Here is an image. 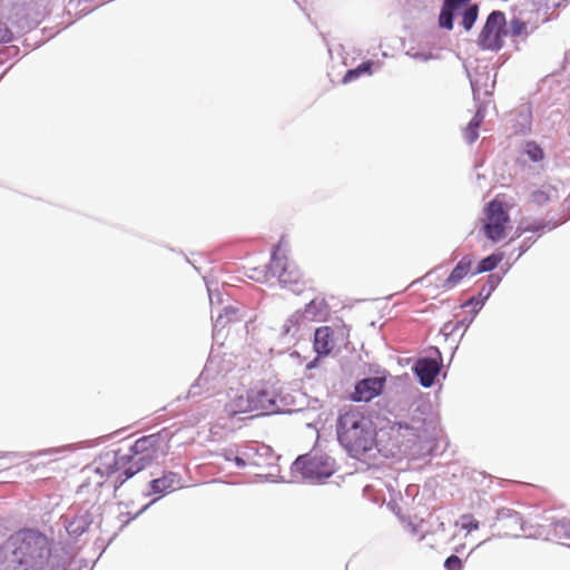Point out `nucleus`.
Returning <instances> with one entry per match:
<instances>
[{
	"label": "nucleus",
	"instance_id": "obj_17",
	"mask_svg": "<svg viewBox=\"0 0 570 570\" xmlns=\"http://www.w3.org/2000/svg\"><path fill=\"white\" fill-rule=\"evenodd\" d=\"M181 487V475L178 472L167 471L160 478L149 481V492L146 495L159 494L163 497Z\"/></svg>",
	"mask_w": 570,
	"mask_h": 570
},
{
	"label": "nucleus",
	"instance_id": "obj_4",
	"mask_svg": "<svg viewBox=\"0 0 570 570\" xmlns=\"http://www.w3.org/2000/svg\"><path fill=\"white\" fill-rule=\"evenodd\" d=\"M405 433L416 439L417 451L431 450L438 438V416L428 401L415 403L407 420H399Z\"/></svg>",
	"mask_w": 570,
	"mask_h": 570
},
{
	"label": "nucleus",
	"instance_id": "obj_30",
	"mask_svg": "<svg viewBox=\"0 0 570 570\" xmlns=\"http://www.w3.org/2000/svg\"><path fill=\"white\" fill-rule=\"evenodd\" d=\"M523 153L533 163H539L544 158L543 148L533 140L525 142Z\"/></svg>",
	"mask_w": 570,
	"mask_h": 570
},
{
	"label": "nucleus",
	"instance_id": "obj_38",
	"mask_svg": "<svg viewBox=\"0 0 570 570\" xmlns=\"http://www.w3.org/2000/svg\"><path fill=\"white\" fill-rule=\"evenodd\" d=\"M445 570H462L463 562L456 554L449 556L444 561Z\"/></svg>",
	"mask_w": 570,
	"mask_h": 570
},
{
	"label": "nucleus",
	"instance_id": "obj_7",
	"mask_svg": "<svg viewBox=\"0 0 570 570\" xmlns=\"http://www.w3.org/2000/svg\"><path fill=\"white\" fill-rule=\"evenodd\" d=\"M389 377L390 372L380 364H367L364 376L354 382L353 390L348 394L350 400L356 403H368L381 396Z\"/></svg>",
	"mask_w": 570,
	"mask_h": 570
},
{
	"label": "nucleus",
	"instance_id": "obj_20",
	"mask_svg": "<svg viewBox=\"0 0 570 570\" xmlns=\"http://www.w3.org/2000/svg\"><path fill=\"white\" fill-rule=\"evenodd\" d=\"M473 264L472 256L462 257L452 269L450 275L444 279L442 288L451 289L456 286L470 272Z\"/></svg>",
	"mask_w": 570,
	"mask_h": 570
},
{
	"label": "nucleus",
	"instance_id": "obj_13",
	"mask_svg": "<svg viewBox=\"0 0 570 570\" xmlns=\"http://www.w3.org/2000/svg\"><path fill=\"white\" fill-rule=\"evenodd\" d=\"M509 220V214L502 203L497 200L489 202L485 206V219L482 225L485 237L493 243L502 240L505 237Z\"/></svg>",
	"mask_w": 570,
	"mask_h": 570
},
{
	"label": "nucleus",
	"instance_id": "obj_34",
	"mask_svg": "<svg viewBox=\"0 0 570 570\" xmlns=\"http://www.w3.org/2000/svg\"><path fill=\"white\" fill-rule=\"evenodd\" d=\"M524 232L543 233L541 219H534L528 223L524 227H518L515 230V237H520Z\"/></svg>",
	"mask_w": 570,
	"mask_h": 570
},
{
	"label": "nucleus",
	"instance_id": "obj_25",
	"mask_svg": "<svg viewBox=\"0 0 570 570\" xmlns=\"http://www.w3.org/2000/svg\"><path fill=\"white\" fill-rule=\"evenodd\" d=\"M532 126V111L529 106L521 107L515 115L513 128L519 135H528Z\"/></svg>",
	"mask_w": 570,
	"mask_h": 570
},
{
	"label": "nucleus",
	"instance_id": "obj_22",
	"mask_svg": "<svg viewBox=\"0 0 570 570\" xmlns=\"http://www.w3.org/2000/svg\"><path fill=\"white\" fill-rule=\"evenodd\" d=\"M497 521L502 522V527L510 532L523 531V520L521 514L509 508H501L497 511Z\"/></svg>",
	"mask_w": 570,
	"mask_h": 570
},
{
	"label": "nucleus",
	"instance_id": "obj_9",
	"mask_svg": "<svg viewBox=\"0 0 570 570\" xmlns=\"http://www.w3.org/2000/svg\"><path fill=\"white\" fill-rule=\"evenodd\" d=\"M119 450L105 451L94 461V471L100 476H110L118 472L114 480V490L117 492L125 482L142 470L132 463L122 464Z\"/></svg>",
	"mask_w": 570,
	"mask_h": 570
},
{
	"label": "nucleus",
	"instance_id": "obj_11",
	"mask_svg": "<svg viewBox=\"0 0 570 570\" xmlns=\"http://www.w3.org/2000/svg\"><path fill=\"white\" fill-rule=\"evenodd\" d=\"M291 469L293 473H299L305 480L320 482L334 473V460L326 454L309 452L299 455Z\"/></svg>",
	"mask_w": 570,
	"mask_h": 570
},
{
	"label": "nucleus",
	"instance_id": "obj_53",
	"mask_svg": "<svg viewBox=\"0 0 570 570\" xmlns=\"http://www.w3.org/2000/svg\"><path fill=\"white\" fill-rule=\"evenodd\" d=\"M483 286H485V292L489 291L488 281L483 284Z\"/></svg>",
	"mask_w": 570,
	"mask_h": 570
},
{
	"label": "nucleus",
	"instance_id": "obj_32",
	"mask_svg": "<svg viewBox=\"0 0 570 570\" xmlns=\"http://www.w3.org/2000/svg\"><path fill=\"white\" fill-rule=\"evenodd\" d=\"M458 524L462 530H465L466 532H472L480 528V522L470 513L461 515Z\"/></svg>",
	"mask_w": 570,
	"mask_h": 570
},
{
	"label": "nucleus",
	"instance_id": "obj_35",
	"mask_svg": "<svg viewBox=\"0 0 570 570\" xmlns=\"http://www.w3.org/2000/svg\"><path fill=\"white\" fill-rule=\"evenodd\" d=\"M233 462L236 464L237 468L239 469H244L245 466L247 465H255V466H259L262 463L258 461V460H255L253 459L252 456H246L244 454V452L242 453V455H238L236 454L234 458H233Z\"/></svg>",
	"mask_w": 570,
	"mask_h": 570
},
{
	"label": "nucleus",
	"instance_id": "obj_15",
	"mask_svg": "<svg viewBox=\"0 0 570 570\" xmlns=\"http://www.w3.org/2000/svg\"><path fill=\"white\" fill-rule=\"evenodd\" d=\"M501 281L502 276L498 273H491L488 275L489 291L485 292V286H482L478 295L471 296L461 304V308L471 307V314L476 316Z\"/></svg>",
	"mask_w": 570,
	"mask_h": 570
},
{
	"label": "nucleus",
	"instance_id": "obj_23",
	"mask_svg": "<svg viewBox=\"0 0 570 570\" xmlns=\"http://www.w3.org/2000/svg\"><path fill=\"white\" fill-rule=\"evenodd\" d=\"M560 198L559 187L557 185L546 183L530 194V199L538 206H544L550 202Z\"/></svg>",
	"mask_w": 570,
	"mask_h": 570
},
{
	"label": "nucleus",
	"instance_id": "obj_43",
	"mask_svg": "<svg viewBox=\"0 0 570 570\" xmlns=\"http://www.w3.org/2000/svg\"><path fill=\"white\" fill-rule=\"evenodd\" d=\"M535 238H533L532 236L530 237H525L521 245L519 246V253H518V256L515 258V261L521 257L525 252H528L530 249V247L535 243Z\"/></svg>",
	"mask_w": 570,
	"mask_h": 570
},
{
	"label": "nucleus",
	"instance_id": "obj_36",
	"mask_svg": "<svg viewBox=\"0 0 570 570\" xmlns=\"http://www.w3.org/2000/svg\"><path fill=\"white\" fill-rule=\"evenodd\" d=\"M206 287H207L210 305L212 306L215 304L220 305L223 303V294L220 293V291L217 287L213 288L212 284H209L207 282H206Z\"/></svg>",
	"mask_w": 570,
	"mask_h": 570
},
{
	"label": "nucleus",
	"instance_id": "obj_37",
	"mask_svg": "<svg viewBox=\"0 0 570 570\" xmlns=\"http://www.w3.org/2000/svg\"><path fill=\"white\" fill-rule=\"evenodd\" d=\"M569 219H570V213L569 214H564V216L561 219H559V220H553V219L544 220V219H541V226H542L543 232L544 230H552V229L557 228L558 226L562 225L563 223H566Z\"/></svg>",
	"mask_w": 570,
	"mask_h": 570
},
{
	"label": "nucleus",
	"instance_id": "obj_31",
	"mask_svg": "<svg viewBox=\"0 0 570 570\" xmlns=\"http://www.w3.org/2000/svg\"><path fill=\"white\" fill-rule=\"evenodd\" d=\"M244 454L248 458L252 456L253 459H255V456L267 458L273 456V450L268 445L254 443L246 446Z\"/></svg>",
	"mask_w": 570,
	"mask_h": 570
},
{
	"label": "nucleus",
	"instance_id": "obj_47",
	"mask_svg": "<svg viewBox=\"0 0 570 570\" xmlns=\"http://www.w3.org/2000/svg\"><path fill=\"white\" fill-rule=\"evenodd\" d=\"M323 357L324 356H320L316 354V356L311 362L307 363L306 368L307 370L315 368L318 365L321 358H323Z\"/></svg>",
	"mask_w": 570,
	"mask_h": 570
},
{
	"label": "nucleus",
	"instance_id": "obj_12",
	"mask_svg": "<svg viewBox=\"0 0 570 570\" xmlns=\"http://www.w3.org/2000/svg\"><path fill=\"white\" fill-rule=\"evenodd\" d=\"M508 35L507 18L503 11H491L478 38V46L482 50L498 52L504 46L503 38Z\"/></svg>",
	"mask_w": 570,
	"mask_h": 570
},
{
	"label": "nucleus",
	"instance_id": "obj_44",
	"mask_svg": "<svg viewBox=\"0 0 570 570\" xmlns=\"http://www.w3.org/2000/svg\"><path fill=\"white\" fill-rule=\"evenodd\" d=\"M12 40V32L11 30L6 27V26H2L0 24V42H9Z\"/></svg>",
	"mask_w": 570,
	"mask_h": 570
},
{
	"label": "nucleus",
	"instance_id": "obj_50",
	"mask_svg": "<svg viewBox=\"0 0 570 570\" xmlns=\"http://www.w3.org/2000/svg\"><path fill=\"white\" fill-rule=\"evenodd\" d=\"M472 118L476 119L478 121H480L482 124L483 119H484V110L482 108H478L476 112L474 114V116Z\"/></svg>",
	"mask_w": 570,
	"mask_h": 570
},
{
	"label": "nucleus",
	"instance_id": "obj_24",
	"mask_svg": "<svg viewBox=\"0 0 570 570\" xmlns=\"http://www.w3.org/2000/svg\"><path fill=\"white\" fill-rule=\"evenodd\" d=\"M460 8L454 6L448 0H443L440 13H439V27L444 30H452L454 27L455 17L459 14Z\"/></svg>",
	"mask_w": 570,
	"mask_h": 570
},
{
	"label": "nucleus",
	"instance_id": "obj_52",
	"mask_svg": "<svg viewBox=\"0 0 570 570\" xmlns=\"http://www.w3.org/2000/svg\"><path fill=\"white\" fill-rule=\"evenodd\" d=\"M469 124L471 125V127H476L479 129L482 125L480 121H478L476 119H473V118L469 121Z\"/></svg>",
	"mask_w": 570,
	"mask_h": 570
},
{
	"label": "nucleus",
	"instance_id": "obj_48",
	"mask_svg": "<svg viewBox=\"0 0 570 570\" xmlns=\"http://www.w3.org/2000/svg\"><path fill=\"white\" fill-rule=\"evenodd\" d=\"M235 452L232 449H226L223 452V456L226 461H233V458L235 456Z\"/></svg>",
	"mask_w": 570,
	"mask_h": 570
},
{
	"label": "nucleus",
	"instance_id": "obj_41",
	"mask_svg": "<svg viewBox=\"0 0 570 570\" xmlns=\"http://www.w3.org/2000/svg\"><path fill=\"white\" fill-rule=\"evenodd\" d=\"M475 316L472 314L470 316H465L462 320L454 323V325H458V331L462 328V333L459 335L458 342H460L465 333V331L469 328V326L474 321Z\"/></svg>",
	"mask_w": 570,
	"mask_h": 570
},
{
	"label": "nucleus",
	"instance_id": "obj_16",
	"mask_svg": "<svg viewBox=\"0 0 570 570\" xmlns=\"http://www.w3.org/2000/svg\"><path fill=\"white\" fill-rule=\"evenodd\" d=\"M219 380V372L213 361H208L197 380L191 384L188 391L190 397L199 396L204 390L215 389L213 382Z\"/></svg>",
	"mask_w": 570,
	"mask_h": 570
},
{
	"label": "nucleus",
	"instance_id": "obj_5",
	"mask_svg": "<svg viewBox=\"0 0 570 570\" xmlns=\"http://www.w3.org/2000/svg\"><path fill=\"white\" fill-rule=\"evenodd\" d=\"M375 449L384 458H396L419 453L416 439L405 433L399 420H386L379 429L375 428Z\"/></svg>",
	"mask_w": 570,
	"mask_h": 570
},
{
	"label": "nucleus",
	"instance_id": "obj_33",
	"mask_svg": "<svg viewBox=\"0 0 570 570\" xmlns=\"http://www.w3.org/2000/svg\"><path fill=\"white\" fill-rule=\"evenodd\" d=\"M158 499H153L149 503L145 504L138 512L131 514L130 512L120 513L119 520L122 522L121 528L127 525L130 521L137 519L140 514L147 511L154 503H156Z\"/></svg>",
	"mask_w": 570,
	"mask_h": 570
},
{
	"label": "nucleus",
	"instance_id": "obj_6",
	"mask_svg": "<svg viewBox=\"0 0 570 570\" xmlns=\"http://www.w3.org/2000/svg\"><path fill=\"white\" fill-rule=\"evenodd\" d=\"M171 436L168 429H163L139 438L129 446L127 453L121 454L122 464L132 463L144 471L164 453V448L167 446Z\"/></svg>",
	"mask_w": 570,
	"mask_h": 570
},
{
	"label": "nucleus",
	"instance_id": "obj_28",
	"mask_svg": "<svg viewBox=\"0 0 570 570\" xmlns=\"http://www.w3.org/2000/svg\"><path fill=\"white\" fill-rule=\"evenodd\" d=\"M458 16L462 17L461 26L464 30H471L479 17V4L470 3L468 6H463L460 8Z\"/></svg>",
	"mask_w": 570,
	"mask_h": 570
},
{
	"label": "nucleus",
	"instance_id": "obj_29",
	"mask_svg": "<svg viewBox=\"0 0 570 570\" xmlns=\"http://www.w3.org/2000/svg\"><path fill=\"white\" fill-rule=\"evenodd\" d=\"M374 61L366 60L357 65L355 68L347 69L345 75L343 76L342 82L348 83L363 75H372L373 73Z\"/></svg>",
	"mask_w": 570,
	"mask_h": 570
},
{
	"label": "nucleus",
	"instance_id": "obj_3",
	"mask_svg": "<svg viewBox=\"0 0 570 570\" xmlns=\"http://www.w3.org/2000/svg\"><path fill=\"white\" fill-rule=\"evenodd\" d=\"M289 395L283 394V386L276 379L259 381L230 403L233 413L256 412L257 415H271L291 412L287 409Z\"/></svg>",
	"mask_w": 570,
	"mask_h": 570
},
{
	"label": "nucleus",
	"instance_id": "obj_40",
	"mask_svg": "<svg viewBox=\"0 0 570 570\" xmlns=\"http://www.w3.org/2000/svg\"><path fill=\"white\" fill-rule=\"evenodd\" d=\"M479 138V128L471 127L470 124L466 125L464 130V139L469 145L474 144Z\"/></svg>",
	"mask_w": 570,
	"mask_h": 570
},
{
	"label": "nucleus",
	"instance_id": "obj_46",
	"mask_svg": "<svg viewBox=\"0 0 570 570\" xmlns=\"http://www.w3.org/2000/svg\"><path fill=\"white\" fill-rule=\"evenodd\" d=\"M224 314L227 316L228 320L230 321H236L237 320V312L238 309L234 306H225L224 307Z\"/></svg>",
	"mask_w": 570,
	"mask_h": 570
},
{
	"label": "nucleus",
	"instance_id": "obj_18",
	"mask_svg": "<svg viewBox=\"0 0 570 570\" xmlns=\"http://www.w3.org/2000/svg\"><path fill=\"white\" fill-rule=\"evenodd\" d=\"M465 71L470 80L474 100L480 99L482 91L484 96H490L492 94L495 80L493 79L492 83H489L491 75L490 71L488 70V67L478 68L474 76L471 75L468 67H465Z\"/></svg>",
	"mask_w": 570,
	"mask_h": 570
},
{
	"label": "nucleus",
	"instance_id": "obj_39",
	"mask_svg": "<svg viewBox=\"0 0 570 570\" xmlns=\"http://www.w3.org/2000/svg\"><path fill=\"white\" fill-rule=\"evenodd\" d=\"M525 28H527V26H525L524 21H522L521 19L513 18L510 21V31L515 37L522 35V32L525 30Z\"/></svg>",
	"mask_w": 570,
	"mask_h": 570
},
{
	"label": "nucleus",
	"instance_id": "obj_10",
	"mask_svg": "<svg viewBox=\"0 0 570 570\" xmlns=\"http://www.w3.org/2000/svg\"><path fill=\"white\" fill-rule=\"evenodd\" d=\"M331 307L324 296L312 298L303 309L294 312L284 323L281 335L295 337L301 324L307 322H325L330 316Z\"/></svg>",
	"mask_w": 570,
	"mask_h": 570
},
{
	"label": "nucleus",
	"instance_id": "obj_19",
	"mask_svg": "<svg viewBox=\"0 0 570 570\" xmlns=\"http://www.w3.org/2000/svg\"><path fill=\"white\" fill-rule=\"evenodd\" d=\"M62 519L67 533L75 539L82 535L94 522V515L88 510L80 511L72 517L63 515Z\"/></svg>",
	"mask_w": 570,
	"mask_h": 570
},
{
	"label": "nucleus",
	"instance_id": "obj_8",
	"mask_svg": "<svg viewBox=\"0 0 570 570\" xmlns=\"http://www.w3.org/2000/svg\"><path fill=\"white\" fill-rule=\"evenodd\" d=\"M281 243L282 240L273 246L271 262L267 265L268 272L272 276L277 277L283 288L299 295L305 291L302 273L294 262L288 261L286 256L279 255Z\"/></svg>",
	"mask_w": 570,
	"mask_h": 570
},
{
	"label": "nucleus",
	"instance_id": "obj_1",
	"mask_svg": "<svg viewBox=\"0 0 570 570\" xmlns=\"http://www.w3.org/2000/svg\"><path fill=\"white\" fill-rule=\"evenodd\" d=\"M52 541L40 530L22 528L0 547L4 570H45L51 557Z\"/></svg>",
	"mask_w": 570,
	"mask_h": 570
},
{
	"label": "nucleus",
	"instance_id": "obj_21",
	"mask_svg": "<svg viewBox=\"0 0 570 570\" xmlns=\"http://www.w3.org/2000/svg\"><path fill=\"white\" fill-rule=\"evenodd\" d=\"M332 330L328 326H322L315 330L313 350L320 356H327L333 351Z\"/></svg>",
	"mask_w": 570,
	"mask_h": 570
},
{
	"label": "nucleus",
	"instance_id": "obj_14",
	"mask_svg": "<svg viewBox=\"0 0 570 570\" xmlns=\"http://www.w3.org/2000/svg\"><path fill=\"white\" fill-rule=\"evenodd\" d=\"M443 358L438 347H431L425 356L419 357L412 365V372L419 383L425 387H432L442 368Z\"/></svg>",
	"mask_w": 570,
	"mask_h": 570
},
{
	"label": "nucleus",
	"instance_id": "obj_49",
	"mask_svg": "<svg viewBox=\"0 0 570 570\" xmlns=\"http://www.w3.org/2000/svg\"><path fill=\"white\" fill-rule=\"evenodd\" d=\"M448 2H452L454 6L462 8L463 6H468L471 2V0H448Z\"/></svg>",
	"mask_w": 570,
	"mask_h": 570
},
{
	"label": "nucleus",
	"instance_id": "obj_45",
	"mask_svg": "<svg viewBox=\"0 0 570 570\" xmlns=\"http://www.w3.org/2000/svg\"><path fill=\"white\" fill-rule=\"evenodd\" d=\"M229 322L232 321L228 320L225 314L219 313L214 322V332H216L218 327H225V325Z\"/></svg>",
	"mask_w": 570,
	"mask_h": 570
},
{
	"label": "nucleus",
	"instance_id": "obj_27",
	"mask_svg": "<svg viewBox=\"0 0 570 570\" xmlns=\"http://www.w3.org/2000/svg\"><path fill=\"white\" fill-rule=\"evenodd\" d=\"M547 535L554 539H570V519L561 518L553 520L549 524Z\"/></svg>",
	"mask_w": 570,
	"mask_h": 570
},
{
	"label": "nucleus",
	"instance_id": "obj_2",
	"mask_svg": "<svg viewBox=\"0 0 570 570\" xmlns=\"http://www.w3.org/2000/svg\"><path fill=\"white\" fill-rule=\"evenodd\" d=\"M340 445L354 459L375 458V425L368 414L354 405L340 410L335 423Z\"/></svg>",
	"mask_w": 570,
	"mask_h": 570
},
{
	"label": "nucleus",
	"instance_id": "obj_51",
	"mask_svg": "<svg viewBox=\"0 0 570 570\" xmlns=\"http://www.w3.org/2000/svg\"><path fill=\"white\" fill-rule=\"evenodd\" d=\"M570 212V195L562 203V213Z\"/></svg>",
	"mask_w": 570,
	"mask_h": 570
},
{
	"label": "nucleus",
	"instance_id": "obj_42",
	"mask_svg": "<svg viewBox=\"0 0 570 570\" xmlns=\"http://www.w3.org/2000/svg\"><path fill=\"white\" fill-rule=\"evenodd\" d=\"M458 332V325H454L453 322H446L440 330V333L445 337V340L455 336Z\"/></svg>",
	"mask_w": 570,
	"mask_h": 570
},
{
	"label": "nucleus",
	"instance_id": "obj_26",
	"mask_svg": "<svg viewBox=\"0 0 570 570\" xmlns=\"http://www.w3.org/2000/svg\"><path fill=\"white\" fill-rule=\"evenodd\" d=\"M504 254L501 252L492 253L482 259L479 261V263L475 266V269L471 272L472 276L482 274V273H491L493 272L499 264L503 261Z\"/></svg>",
	"mask_w": 570,
	"mask_h": 570
}]
</instances>
